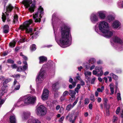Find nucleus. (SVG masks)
<instances>
[{
  "label": "nucleus",
  "mask_w": 123,
  "mask_h": 123,
  "mask_svg": "<svg viewBox=\"0 0 123 123\" xmlns=\"http://www.w3.org/2000/svg\"><path fill=\"white\" fill-rule=\"evenodd\" d=\"M95 66L94 65H92V66L90 68V70H92L93 69H94L95 68Z\"/></svg>",
  "instance_id": "nucleus-53"
},
{
  "label": "nucleus",
  "mask_w": 123,
  "mask_h": 123,
  "mask_svg": "<svg viewBox=\"0 0 123 123\" xmlns=\"http://www.w3.org/2000/svg\"><path fill=\"white\" fill-rule=\"evenodd\" d=\"M23 103H22V102H19V103H18V101L17 102L16 104H15L14 105L15 106H23L26 105L25 103V104L24 105L23 104Z\"/></svg>",
  "instance_id": "nucleus-30"
},
{
  "label": "nucleus",
  "mask_w": 123,
  "mask_h": 123,
  "mask_svg": "<svg viewBox=\"0 0 123 123\" xmlns=\"http://www.w3.org/2000/svg\"><path fill=\"white\" fill-rule=\"evenodd\" d=\"M85 67L87 69H88L90 67V65L89 64H88L87 65H86L85 66Z\"/></svg>",
  "instance_id": "nucleus-57"
},
{
  "label": "nucleus",
  "mask_w": 123,
  "mask_h": 123,
  "mask_svg": "<svg viewBox=\"0 0 123 123\" xmlns=\"http://www.w3.org/2000/svg\"><path fill=\"white\" fill-rule=\"evenodd\" d=\"M96 62V60L95 59L92 58L90 59L89 61L90 63L92 64Z\"/></svg>",
  "instance_id": "nucleus-35"
},
{
  "label": "nucleus",
  "mask_w": 123,
  "mask_h": 123,
  "mask_svg": "<svg viewBox=\"0 0 123 123\" xmlns=\"http://www.w3.org/2000/svg\"><path fill=\"white\" fill-rule=\"evenodd\" d=\"M32 22L31 19H29V21H27L25 22L23 25H21L20 28L22 30L25 29V31L27 33H30V35H32L33 33L32 31V29L29 28V25Z\"/></svg>",
  "instance_id": "nucleus-5"
},
{
  "label": "nucleus",
  "mask_w": 123,
  "mask_h": 123,
  "mask_svg": "<svg viewBox=\"0 0 123 123\" xmlns=\"http://www.w3.org/2000/svg\"><path fill=\"white\" fill-rule=\"evenodd\" d=\"M13 7L11 4H9L6 7V12H5V13H2V18L3 22H5V20H6V15L7 16L8 15V13L11 12Z\"/></svg>",
  "instance_id": "nucleus-8"
},
{
  "label": "nucleus",
  "mask_w": 123,
  "mask_h": 123,
  "mask_svg": "<svg viewBox=\"0 0 123 123\" xmlns=\"http://www.w3.org/2000/svg\"><path fill=\"white\" fill-rule=\"evenodd\" d=\"M49 91L47 89H44L43 92V94L42 96V98L44 100H47L48 98Z\"/></svg>",
  "instance_id": "nucleus-10"
},
{
  "label": "nucleus",
  "mask_w": 123,
  "mask_h": 123,
  "mask_svg": "<svg viewBox=\"0 0 123 123\" xmlns=\"http://www.w3.org/2000/svg\"><path fill=\"white\" fill-rule=\"evenodd\" d=\"M109 108H106V112L107 115L108 116L109 115Z\"/></svg>",
  "instance_id": "nucleus-50"
},
{
  "label": "nucleus",
  "mask_w": 123,
  "mask_h": 123,
  "mask_svg": "<svg viewBox=\"0 0 123 123\" xmlns=\"http://www.w3.org/2000/svg\"><path fill=\"white\" fill-rule=\"evenodd\" d=\"M89 102V100L88 98H86L85 99V104L87 105L88 104Z\"/></svg>",
  "instance_id": "nucleus-41"
},
{
  "label": "nucleus",
  "mask_w": 123,
  "mask_h": 123,
  "mask_svg": "<svg viewBox=\"0 0 123 123\" xmlns=\"http://www.w3.org/2000/svg\"><path fill=\"white\" fill-rule=\"evenodd\" d=\"M106 13V12L105 11H99L97 13L99 17L102 19H104L105 17Z\"/></svg>",
  "instance_id": "nucleus-12"
},
{
  "label": "nucleus",
  "mask_w": 123,
  "mask_h": 123,
  "mask_svg": "<svg viewBox=\"0 0 123 123\" xmlns=\"http://www.w3.org/2000/svg\"><path fill=\"white\" fill-rule=\"evenodd\" d=\"M70 92V95L72 97V98H74V96L76 94V92L72 90H71Z\"/></svg>",
  "instance_id": "nucleus-34"
},
{
  "label": "nucleus",
  "mask_w": 123,
  "mask_h": 123,
  "mask_svg": "<svg viewBox=\"0 0 123 123\" xmlns=\"http://www.w3.org/2000/svg\"><path fill=\"white\" fill-rule=\"evenodd\" d=\"M114 19V18L112 16L110 15L107 16V20L108 21L110 22L113 20Z\"/></svg>",
  "instance_id": "nucleus-28"
},
{
  "label": "nucleus",
  "mask_w": 123,
  "mask_h": 123,
  "mask_svg": "<svg viewBox=\"0 0 123 123\" xmlns=\"http://www.w3.org/2000/svg\"><path fill=\"white\" fill-rule=\"evenodd\" d=\"M43 13V8L40 6L38 8L37 12H36L35 14H33V17L36 22H40L41 21L40 18L42 17Z\"/></svg>",
  "instance_id": "nucleus-6"
},
{
  "label": "nucleus",
  "mask_w": 123,
  "mask_h": 123,
  "mask_svg": "<svg viewBox=\"0 0 123 123\" xmlns=\"http://www.w3.org/2000/svg\"><path fill=\"white\" fill-rule=\"evenodd\" d=\"M4 102V100L3 99H1L0 98V107H1V105Z\"/></svg>",
  "instance_id": "nucleus-45"
},
{
  "label": "nucleus",
  "mask_w": 123,
  "mask_h": 123,
  "mask_svg": "<svg viewBox=\"0 0 123 123\" xmlns=\"http://www.w3.org/2000/svg\"><path fill=\"white\" fill-rule=\"evenodd\" d=\"M98 102L99 103L101 101V98L99 97H98L97 98Z\"/></svg>",
  "instance_id": "nucleus-63"
},
{
  "label": "nucleus",
  "mask_w": 123,
  "mask_h": 123,
  "mask_svg": "<svg viewBox=\"0 0 123 123\" xmlns=\"http://www.w3.org/2000/svg\"><path fill=\"white\" fill-rule=\"evenodd\" d=\"M90 19L92 22L95 23L98 21V18L96 14L92 13L90 16Z\"/></svg>",
  "instance_id": "nucleus-11"
},
{
  "label": "nucleus",
  "mask_w": 123,
  "mask_h": 123,
  "mask_svg": "<svg viewBox=\"0 0 123 123\" xmlns=\"http://www.w3.org/2000/svg\"><path fill=\"white\" fill-rule=\"evenodd\" d=\"M59 88V83L56 82L52 85V89L54 91H55Z\"/></svg>",
  "instance_id": "nucleus-18"
},
{
  "label": "nucleus",
  "mask_w": 123,
  "mask_h": 123,
  "mask_svg": "<svg viewBox=\"0 0 123 123\" xmlns=\"http://www.w3.org/2000/svg\"><path fill=\"white\" fill-rule=\"evenodd\" d=\"M96 78L95 77H93L92 79L91 80V83L92 84H94V82L95 81Z\"/></svg>",
  "instance_id": "nucleus-48"
},
{
  "label": "nucleus",
  "mask_w": 123,
  "mask_h": 123,
  "mask_svg": "<svg viewBox=\"0 0 123 123\" xmlns=\"http://www.w3.org/2000/svg\"><path fill=\"white\" fill-rule=\"evenodd\" d=\"M118 118L115 116H114L112 119V122L114 123H115L118 120Z\"/></svg>",
  "instance_id": "nucleus-38"
},
{
  "label": "nucleus",
  "mask_w": 123,
  "mask_h": 123,
  "mask_svg": "<svg viewBox=\"0 0 123 123\" xmlns=\"http://www.w3.org/2000/svg\"><path fill=\"white\" fill-rule=\"evenodd\" d=\"M26 98H25V97H22L20 98L18 100V103H19V102H22V103H23V100H24Z\"/></svg>",
  "instance_id": "nucleus-33"
},
{
  "label": "nucleus",
  "mask_w": 123,
  "mask_h": 123,
  "mask_svg": "<svg viewBox=\"0 0 123 123\" xmlns=\"http://www.w3.org/2000/svg\"><path fill=\"white\" fill-rule=\"evenodd\" d=\"M36 100L37 98L35 96H30L26 98L24 101V103L26 105L29 103L33 104L36 102Z\"/></svg>",
  "instance_id": "nucleus-9"
},
{
  "label": "nucleus",
  "mask_w": 123,
  "mask_h": 123,
  "mask_svg": "<svg viewBox=\"0 0 123 123\" xmlns=\"http://www.w3.org/2000/svg\"><path fill=\"white\" fill-rule=\"evenodd\" d=\"M18 20V16L16 15H15L14 16L13 22L14 23L17 22Z\"/></svg>",
  "instance_id": "nucleus-32"
},
{
  "label": "nucleus",
  "mask_w": 123,
  "mask_h": 123,
  "mask_svg": "<svg viewBox=\"0 0 123 123\" xmlns=\"http://www.w3.org/2000/svg\"><path fill=\"white\" fill-rule=\"evenodd\" d=\"M10 121L11 123H16V120L15 115H12L10 116Z\"/></svg>",
  "instance_id": "nucleus-20"
},
{
  "label": "nucleus",
  "mask_w": 123,
  "mask_h": 123,
  "mask_svg": "<svg viewBox=\"0 0 123 123\" xmlns=\"http://www.w3.org/2000/svg\"><path fill=\"white\" fill-rule=\"evenodd\" d=\"M64 118V117L63 116H62L59 119V121L60 122L62 121L63 120Z\"/></svg>",
  "instance_id": "nucleus-55"
},
{
  "label": "nucleus",
  "mask_w": 123,
  "mask_h": 123,
  "mask_svg": "<svg viewBox=\"0 0 123 123\" xmlns=\"http://www.w3.org/2000/svg\"><path fill=\"white\" fill-rule=\"evenodd\" d=\"M28 68V65H24L23 66V67L22 69V67L21 66L20 67H18V69H17V71H22V70H26Z\"/></svg>",
  "instance_id": "nucleus-25"
},
{
  "label": "nucleus",
  "mask_w": 123,
  "mask_h": 123,
  "mask_svg": "<svg viewBox=\"0 0 123 123\" xmlns=\"http://www.w3.org/2000/svg\"><path fill=\"white\" fill-rule=\"evenodd\" d=\"M40 61L39 63L40 64H42L44 62L46 61L47 58L46 57L42 56H40L39 58Z\"/></svg>",
  "instance_id": "nucleus-23"
},
{
  "label": "nucleus",
  "mask_w": 123,
  "mask_h": 123,
  "mask_svg": "<svg viewBox=\"0 0 123 123\" xmlns=\"http://www.w3.org/2000/svg\"><path fill=\"white\" fill-rule=\"evenodd\" d=\"M52 25L55 34V40H59L60 45L62 48H65L71 45L72 37L70 32L69 27L66 25H63L61 28V33L59 35H56L54 25L53 22Z\"/></svg>",
  "instance_id": "nucleus-1"
},
{
  "label": "nucleus",
  "mask_w": 123,
  "mask_h": 123,
  "mask_svg": "<svg viewBox=\"0 0 123 123\" xmlns=\"http://www.w3.org/2000/svg\"><path fill=\"white\" fill-rule=\"evenodd\" d=\"M78 98H77L76 99V100L73 103V105H72L71 104H70L69 105L67 106L66 108V110L68 111H69L71 109H72L75 105L76 104L77 102H78Z\"/></svg>",
  "instance_id": "nucleus-15"
},
{
  "label": "nucleus",
  "mask_w": 123,
  "mask_h": 123,
  "mask_svg": "<svg viewBox=\"0 0 123 123\" xmlns=\"http://www.w3.org/2000/svg\"><path fill=\"white\" fill-rule=\"evenodd\" d=\"M11 80V79L10 78H7L5 80L3 83V85L2 87V93H4V91L7 87V85H5V84H6L8 82H10Z\"/></svg>",
  "instance_id": "nucleus-14"
},
{
  "label": "nucleus",
  "mask_w": 123,
  "mask_h": 123,
  "mask_svg": "<svg viewBox=\"0 0 123 123\" xmlns=\"http://www.w3.org/2000/svg\"><path fill=\"white\" fill-rule=\"evenodd\" d=\"M98 72L95 70H94L92 71V74L94 75H95L98 76H101L103 74V72L101 70L100 72V74L98 73Z\"/></svg>",
  "instance_id": "nucleus-19"
},
{
  "label": "nucleus",
  "mask_w": 123,
  "mask_h": 123,
  "mask_svg": "<svg viewBox=\"0 0 123 123\" xmlns=\"http://www.w3.org/2000/svg\"><path fill=\"white\" fill-rule=\"evenodd\" d=\"M110 91L111 93V94H114V86L113 83L111 84L110 85Z\"/></svg>",
  "instance_id": "nucleus-27"
},
{
  "label": "nucleus",
  "mask_w": 123,
  "mask_h": 123,
  "mask_svg": "<svg viewBox=\"0 0 123 123\" xmlns=\"http://www.w3.org/2000/svg\"><path fill=\"white\" fill-rule=\"evenodd\" d=\"M17 41V39H14L12 42H11L9 44L10 46L12 48L14 47L15 46V44Z\"/></svg>",
  "instance_id": "nucleus-26"
},
{
  "label": "nucleus",
  "mask_w": 123,
  "mask_h": 123,
  "mask_svg": "<svg viewBox=\"0 0 123 123\" xmlns=\"http://www.w3.org/2000/svg\"><path fill=\"white\" fill-rule=\"evenodd\" d=\"M84 74L86 78L87 79H89V77L88 76H91L92 74V73L89 71H85Z\"/></svg>",
  "instance_id": "nucleus-24"
},
{
  "label": "nucleus",
  "mask_w": 123,
  "mask_h": 123,
  "mask_svg": "<svg viewBox=\"0 0 123 123\" xmlns=\"http://www.w3.org/2000/svg\"><path fill=\"white\" fill-rule=\"evenodd\" d=\"M97 90L98 92H102L103 91L100 88H97Z\"/></svg>",
  "instance_id": "nucleus-61"
},
{
  "label": "nucleus",
  "mask_w": 123,
  "mask_h": 123,
  "mask_svg": "<svg viewBox=\"0 0 123 123\" xmlns=\"http://www.w3.org/2000/svg\"><path fill=\"white\" fill-rule=\"evenodd\" d=\"M121 25L120 23L118 21L116 20L113 23L112 25V26L114 28H117Z\"/></svg>",
  "instance_id": "nucleus-17"
},
{
  "label": "nucleus",
  "mask_w": 123,
  "mask_h": 123,
  "mask_svg": "<svg viewBox=\"0 0 123 123\" xmlns=\"http://www.w3.org/2000/svg\"><path fill=\"white\" fill-rule=\"evenodd\" d=\"M99 31L103 33V35L107 38L110 37L113 35L112 31L109 30V26L108 23L105 21L100 22L98 25Z\"/></svg>",
  "instance_id": "nucleus-2"
},
{
  "label": "nucleus",
  "mask_w": 123,
  "mask_h": 123,
  "mask_svg": "<svg viewBox=\"0 0 123 123\" xmlns=\"http://www.w3.org/2000/svg\"><path fill=\"white\" fill-rule=\"evenodd\" d=\"M76 88H77L78 89H80V85L79 84H78L77 85V87Z\"/></svg>",
  "instance_id": "nucleus-64"
},
{
  "label": "nucleus",
  "mask_w": 123,
  "mask_h": 123,
  "mask_svg": "<svg viewBox=\"0 0 123 123\" xmlns=\"http://www.w3.org/2000/svg\"><path fill=\"white\" fill-rule=\"evenodd\" d=\"M102 69V67L101 66H98L96 67L95 68V70H97L98 72L101 71Z\"/></svg>",
  "instance_id": "nucleus-31"
},
{
  "label": "nucleus",
  "mask_w": 123,
  "mask_h": 123,
  "mask_svg": "<svg viewBox=\"0 0 123 123\" xmlns=\"http://www.w3.org/2000/svg\"><path fill=\"white\" fill-rule=\"evenodd\" d=\"M72 83V84L73 86L74 87L76 85V82L74 81V82H72V83Z\"/></svg>",
  "instance_id": "nucleus-59"
},
{
  "label": "nucleus",
  "mask_w": 123,
  "mask_h": 123,
  "mask_svg": "<svg viewBox=\"0 0 123 123\" xmlns=\"http://www.w3.org/2000/svg\"><path fill=\"white\" fill-rule=\"evenodd\" d=\"M60 108V106L59 105H57L55 107V109L56 110H58Z\"/></svg>",
  "instance_id": "nucleus-60"
},
{
  "label": "nucleus",
  "mask_w": 123,
  "mask_h": 123,
  "mask_svg": "<svg viewBox=\"0 0 123 123\" xmlns=\"http://www.w3.org/2000/svg\"><path fill=\"white\" fill-rule=\"evenodd\" d=\"M90 100L93 102H94L95 101V99L94 96L93 95H92L90 97Z\"/></svg>",
  "instance_id": "nucleus-42"
},
{
  "label": "nucleus",
  "mask_w": 123,
  "mask_h": 123,
  "mask_svg": "<svg viewBox=\"0 0 123 123\" xmlns=\"http://www.w3.org/2000/svg\"><path fill=\"white\" fill-rule=\"evenodd\" d=\"M110 75L111 76H113V78L115 80H117L118 78L117 76L114 74L113 73L110 74Z\"/></svg>",
  "instance_id": "nucleus-37"
},
{
  "label": "nucleus",
  "mask_w": 123,
  "mask_h": 123,
  "mask_svg": "<svg viewBox=\"0 0 123 123\" xmlns=\"http://www.w3.org/2000/svg\"><path fill=\"white\" fill-rule=\"evenodd\" d=\"M13 85L14 86H16L14 89L15 90H18L20 88V85L15 80L14 81Z\"/></svg>",
  "instance_id": "nucleus-22"
},
{
  "label": "nucleus",
  "mask_w": 123,
  "mask_h": 123,
  "mask_svg": "<svg viewBox=\"0 0 123 123\" xmlns=\"http://www.w3.org/2000/svg\"><path fill=\"white\" fill-rule=\"evenodd\" d=\"M68 94V92L67 91H65L63 93L62 96L64 97H65Z\"/></svg>",
  "instance_id": "nucleus-40"
},
{
  "label": "nucleus",
  "mask_w": 123,
  "mask_h": 123,
  "mask_svg": "<svg viewBox=\"0 0 123 123\" xmlns=\"http://www.w3.org/2000/svg\"><path fill=\"white\" fill-rule=\"evenodd\" d=\"M80 81V83L81 84L82 86H83L85 85V82L83 81L82 80H81Z\"/></svg>",
  "instance_id": "nucleus-58"
},
{
  "label": "nucleus",
  "mask_w": 123,
  "mask_h": 123,
  "mask_svg": "<svg viewBox=\"0 0 123 123\" xmlns=\"http://www.w3.org/2000/svg\"><path fill=\"white\" fill-rule=\"evenodd\" d=\"M69 117V121H72V119L73 118V115L72 114H69L66 117V119H67L68 117Z\"/></svg>",
  "instance_id": "nucleus-29"
},
{
  "label": "nucleus",
  "mask_w": 123,
  "mask_h": 123,
  "mask_svg": "<svg viewBox=\"0 0 123 123\" xmlns=\"http://www.w3.org/2000/svg\"><path fill=\"white\" fill-rule=\"evenodd\" d=\"M47 65L46 64L43 65L39 72L38 75L36 79V81L38 84H41L44 78L45 69Z\"/></svg>",
  "instance_id": "nucleus-3"
},
{
  "label": "nucleus",
  "mask_w": 123,
  "mask_h": 123,
  "mask_svg": "<svg viewBox=\"0 0 123 123\" xmlns=\"http://www.w3.org/2000/svg\"><path fill=\"white\" fill-rule=\"evenodd\" d=\"M117 98L118 100H121V94L120 93H118L117 94Z\"/></svg>",
  "instance_id": "nucleus-39"
},
{
  "label": "nucleus",
  "mask_w": 123,
  "mask_h": 123,
  "mask_svg": "<svg viewBox=\"0 0 123 123\" xmlns=\"http://www.w3.org/2000/svg\"><path fill=\"white\" fill-rule=\"evenodd\" d=\"M120 110V107H119L117 108L116 111V113L117 114H118Z\"/></svg>",
  "instance_id": "nucleus-46"
},
{
  "label": "nucleus",
  "mask_w": 123,
  "mask_h": 123,
  "mask_svg": "<svg viewBox=\"0 0 123 123\" xmlns=\"http://www.w3.org/2000/svg\"><path fill=\"white\" fill-rule=\"evenodd\" d=\"M9 32L8 29L5 28L4 29L3 32L5 33H7Z\"/></svg>",
  "instance_id": "nucleus-47"
},
{
  "label": "nucleus",
  "mask_w": 123,
  "mask_h": 123,
  "mask_svg": "<svg viewBox=\"0 0 123 123\" xmlns=\"http://www.w3.org/2000/svg\"><path fill=\"white\" fill-rule=\"evenodd\" d=\"M27 123H41L40 121L38 119L31 117L27 121Z\"/></svg>",
  "instance_id": "nucleus-16"
},
{
  "label": "nucleus",
  "mask_w": 123,
  "mask_h": 123,
  "mask_svg": "<svg viewBox=\"0 0 123 123\" xmlns=\"http://www.w3.org/2000/svg\"><path fill=\"white\" fill-rule=\"evenodd\" d=\"M32 0H24L23 1V3L26 8L30 7L28 10L31 12H34L35 7V1H33L32 3Z\"/></svg>",
  "instance_id": "nucleus-4"
},
{
  "label": "nucleus",
  "mask_w": 123,
  "mask_h": 123,
  "mask_svg": "<svg viewBox=\"0 0 123 123\" xmlns=\"http://www.w3.org/2000/svg\"><path fill=\"white\" fill-rule=\"evenodd\" d=\"M30 112L29 111H27L24 112L22 116V120L23 121L25 120L30 116Z\"/></svg>",
  "instance_id": "nucleus-13"
},
{
  "label": "nucleus",
  "mask_w": 123,
  "mask_h": 123,
  "mask_svg": "<svg viewBox=\"0 0 123 123\" xmlns=\"http://www.w3.org/2000/svg\"><path fill=\"white\" fill-rule=\"evenodd\" d=\"M95 31L97 32L98 33L99 30H98V26H95Z\"/></svg>",
  "instance_id": "nucleus-52"
},
{
  "label": "nucleus",
  "mask_w": 123,
  "mask_h": 123,
  "mask_svg": "<svg viewBox=\"0 0 123 123\" xmlns=\"http://www.w3.org/2000/svg\"><path fill=\"white\" fill-rule=\"evenodd\" d=\"M75 79H77L80 80H81L80 77L79 76H76L74 78V80H75Z\"/></svg>",
  "instance_id": "nucleus-49"
},
{
  "label": "nucleus",
  "mask_w": 123,
  "mask_h": 123,
  "mask_svg": "<svg viewBox=\"0 0 123 123\" xmlns=\"http://www.w3.org/2000/svg\"><path fill=\"white\" fill-rule=\"evenodd\" d=\"M37 106L38 107L36 109V111L37 115L42 116L45 115L47 112L46 108L40 103H39Z\"/></svg>",
  "instance_id": "nucleus-7"
},
{
  "label": "nucleus",
  "mask_w": 123,
  "mask_h": 123,
  "mask_svg": "<svg viewBox=\"0 0 123 123\" xmlns=\"http://www.w3.org/2000/svg\"><path fill=\"white\" fill-rule=\"evenodd\" d=\"M11 66L13 69L16 68L17 67L16 65L15 64L12 65Z\"/></svg>",
  "instance_id": "nucleus-51"
},
{
  "label": "nucleus",
  "mask_w": 123,
  "mask_h": 123,
  "mask_svg": "<svg viewBox=\"0 0 123 123\" xmlns=\"http://www.w3.org/2000/svg\"><path fill=\"white\" fill-rule=\"evenodd\" d=\"M92 104H90L89 105V108L90 109H92Z\"/></svg>",
  "instance_id": "nucleus-56"
},
{
  "label": "nucleus",
  "mask_w": 123,
  "mask_h": 123,
  "mask_svg": "<svg viewBox=\"0 0 123 123\" xmlns=\"http://www.w3.org/2000/svg\"><path fill=\"white\" fill-rule=\"evenodd\" d=\"M7 62L8 63L10 64H12L14 63V61L11 59H8V60L7 61Z\"/></svg>",
  "instance_id": "nucleus-43"
},
{
  "label": "nucleus",
  "mask_w": 123,
  "mask_h": 123,
  "mask_svg": "<svg viewBox=\"0 0 123 123\" xmlns=\"http://www.w3.org/2000/svg\"><path fill=\"white\" fill-rule=\"evenodd\" d=\"M20 55L21 56H22V58L24 59V60H27V57L26 56H24L22 53H21Z\"/></svg>",
  "instance_id": "nucleus-44"
},
{
  "label": "nucleus",
  "mask_w": 123,
  "mask_h": 123,
  "mask_svg": "<svg viewBox=\"0 0 123 123\" xmlns=\"http://www.w3.org/2000/svg\"><path fill=\"white\" fill-rule=\"evenodd\" d=\"M64 109L63 107H61L60 110V113L63 112L64 111Z\"/></svg>",
  "instance_id": "nucleus-54"
},
{
  "label": "nucleus",
  "mask_w": 123,
  "mask_h": 123,
  "mask_svg": "<svg viewBox=\"0 0 123 123\" xmlns=\"http://www.w3.org/2000/svg\"><path fill=\"white\" fill-rule=\"evenodd\" d=\"M113 40L114 42L116 43H121L122 42V40L119 37L114 36L113 38Z\"/></svg>",
  "instance_id": "nucleus-21"
},
{
  "label": "nucleus",
  "mask_w": 123,
  "mask_h": 123,
  "mask_svg": "<svg viewBox=\"0 0 123 123\" xmlns=\"http://www.w3.org/2000/svg\"><path fill=\"white\" fill-rule=\"evenodd\" d=\"M30 48L31 50L33 51L35 50L36 49L35 45L33 44L31 46Z\"/></svg>",
  "instance_id": "nucleus-36"
},
{
  "label": "nucleus",
  "mask_w": 123,
  "mask_h": 123,
  "mask_svg": "<svg viewBox=\"0 0 123 123\" xmlns=\"http://www.w3.org/2000/svg\"><path fill=\"white\" fill-rule=\"evenodd\" d=\"M9 27L8 25H4V29L5 28L6 29H8Z\"/></svg>",
  "instance_id": "nucleus-62"
}]
</instances>
